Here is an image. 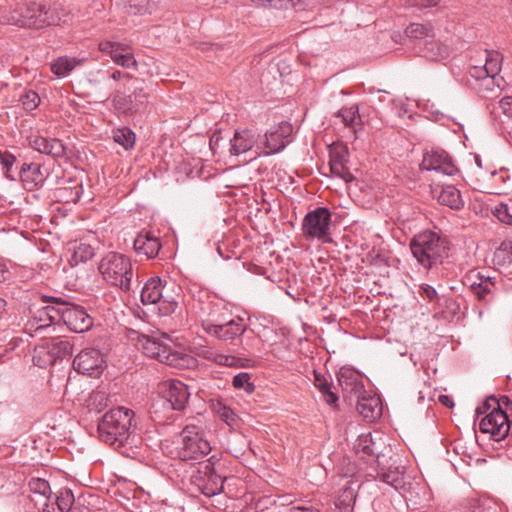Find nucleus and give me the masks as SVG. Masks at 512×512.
Instances as JSON below:
<instances>
[{
	"instance_id": "f257e3e1",
	"label": "nucleus",
	"mask_w": 512,
	"mask_h": 512,
	"mask_svg": "<svg viewBox=\"0 0 512 512\" xmlns=\"http://www.w3.org/2000/svg\"><path fill=\"white\" fill-rule=\"evenodd\" d=\"M133 417L131 409L118 407L105 413L98 422L100 439L125 456H130L136 438L132 429Z\"/></svg>"
},
{
	"instance_id": "f03ea898",
	"label": "nucleus",
	"mask_w": 512,
	"mask_h": 512,
	"mask_svg": "<svg viewBox=\"0 0 512 512\" xmlns=\"http://www.w3.org/2000/svg\"><path fill=\"white\" fill-rule=\"evenodd\" d=\"M56 10V7L50 10L43 4L30 3L25 7L4 13L1 16V22L21 28L41 29L49 25L67 23L70 20L69 14L55 15Z\"/></svg>"
},
{
	"instance_id": "7ed1b4c3",
	"label": "nucleus",
	"mask_w": 512,
	"mask_h": 512,
	"mask_svg": "<svg viewBox=\"0 0 512 512\" xmlns=\"http://www.w3.org/2000/svg\"><path fill=\"white\" fill-rule=\"evenodd\" d=\"M410 249L417 262L426 269L441 264L447 257V241L438 233L427 230L415 235Z\"/></svg>"
},
{
	"instance_id": "20e7f679",
	"label": "nucleus",
	"mask_w": 512,
	"mask_h": 512,
	"mask_svg": "<svg viewBox=\"0 0 512 512\" xmlns=\"http://www.w3.org/2000/svg\"><path fill=\"white\" fill-rule=\"evenodd\" d=\"M98 270L110 285L128 293L132 290L134 272L129 257L118 252L107 253L99 262Z\"/></svg>"
},
{
	"instance_id": "39448f33",
	"label": "nucleus",
	"mask_w": 512,
	"mask_h": 512,
	"mask_svg": "<svg viewBox=\"0 0 512 512\" xmlns=\"http://www.w3.org/2000/svg\"><path fill=\"white\" fill-rule=\"evenodd\" d=\"M200 322L207 334L222 341L234 340L247 329L242 317L228 319L218 307H209L208 314L200 316Z\"/></svg>"
},
{
	"instance_id": "423d86ee",
	"label": "nucleus",
	"mask_w": 512,
	"mask_h": 512,
	"mask_svg": "<svg viewBox=\"0 0 512 512\" xmlns=\"http://www.w3.org/2000/svg\"><path fill=\"white\" fill-rule=\"evenodd\" d=\"M177 297L174 285L168 284L158 276L149 278L141 290L142 303L158 304L162 315H170L176 310Z\"/></svg>"
},
{
	"instance_id": "0eeeda50",
	"label": "nucleus",
	"mask_w": 512,
	"mask_h": 512,
	"mask_svg": "<svg viewBox=\"0 0 512 512\" xmlns=\"http://www.w3.org/2000/svg\"><path fill=\"white\" fill-rule=\"evenodd\" d=\"M211 451L210 443L196 425H186L175 441L172 454L182 461L200 460Z\"/></svg>"
},
{
	"instance_id": "6e6552de",
	"label": "nucleus",
	"mask_w": 512,
	"mask_h": 512,
	"mask_svg": "<svg viewBox=\"0 0 512 512\" xmlns=\"http://www.w3.org/2000/svg\"><path fill=\"white\" fill-rule=\"evenodd\" d=\"M138 344L143 353L148 357L155 358L159 362L175 368H186L192 361V358L189 355L177 351L171 346L155 338L142 336L139 338Z\"/></svg>"
},
{
	"instance_id": "1a4fd4ad",
	"label": "nucleus",
	"mask_w": 512,
	"mask_h": 512,
	"mask_svg": "<svg viewBox=\"0 0 512 512\" xmlns=\"http://www.w3.org/2000/svg\"><path fill=\"white\" fill-rule=\"evenodd\" d=\"M492 402L495 407L492 411L481 419L479 429L482 433L490 434L494 440L500 441L504 439L510 430V423L506 412H504L495 397H490L484 403V411L491 407ZM482 409L478 408L477 413H482Z\"/></svg>"
},
{
	"instance_id": "9d476101",
	"label": "nucleus",
	"mask_w": 512,
	"mask_h": 512,
	"mask_svg": "<svg viewBox=\"0 0 512 512\" xmlns=\"http://www.w3.org/2000/svg\"><path fill=\"white\" fill-rule=\"evenodd\" d=\"M331 213L326 207H318L308 212L302 222V232L305 237L317 239L323 243L331 242L330 236Z\"/></svg>"
},
{
	"instance_id": "9b49d317",
	"label": "nucleus",
	"mask_w": 512,
	"mask_h": 512,
	"mask_svg": "<svg viewBox=\"0 0 512 512\" xmlns=\"http://www.w3.org/2000/svg\"><path fill=\"white\" fill-rule=\"evenodd\" d=\"M63 323L73 332L83 333L89 330L93 321L83 307L66 303L59 304V324Z\"/></svg>"
},
{
	"instance_id": "f8f14e48",
	"label": "nucleus",
	"mask_w": 512,
	"mask_h": 512,
	"mask_svg": "<svg viewBox=\"0 0 512 512\" xmlns=\"http://www.w3.org/2000/svg\"><path fill=\"white\" fill-rule=\"evenodd\" d=\"M98 49L102 53L109 55L116 65L127 69H138V63L134 57L131 47L128 44L105 39L98 43Z\"/></svg>"
},
{
	"instance_id": "ddd939ff",
	"label": "nucleus",
	"mask_w": 512,
	"mask_h": 512,
	"mask_svg": "<svg viewBox=\"0 0 512 512\" xmlns=\"http://www.w3.org/2000/svg\"><path fill=\"white\" fill-rule=\"evenodd\" d=\"M73 367L84 375L99 377L105 368V361L99 350L87 348L76 355Z\"/></svg>"
},
{
	"instance_id": "4468645a",
	"label": "nucleus",
	"mask_w": 512,
	"mask_h": 512,
	"mask_svg": "<svg viewBox=\"0 0 512 512\" xmlns=\"http://www.w3.org/2000/svg\"><path fill=\"white\" fill-rule=\"evenodd\" d=\"M293 127L290 123L283 121L273 126L264 135L263 149L266 155L275 154L283 150L290 142Z\"/></svg>"
},
{
	"instance_id": "2eb2a0df",
	"label": "nucleus",
	"mask_w": 512,
	"mask_h": 512,
	"mask_svg": "<svg viewBox=\"0 0 512 512\" xmlns=\"http://www.w3.org/2000/svg\"><path fill=\"white\" fill-rule=\"evenodd\" d=\"M149 92L145 87H135L129 95L116 91L113 96L115 107L124 113H134L142 109L147 103Z\"/></svg>"
},
{
	"instance_id": "dca6fc26",
	"label": "nucleus",
	"mask_w": 512,
	"mask_h": 512,
	"mask_svg": "<svg viewBox=\"0 0 512 512\" xmlns=\"http://www.w3.org/2000/svg\"><path fill=\"white\" fill-rule=\"evenodd\" d=\"M194 478L201 492L207 497L217 495L223 490V478L215 472L209 462L201 465Z\"/></svg>"
},
{
	"instance_id": "f3484780",
	"label": "nucleus",
	"mask_w": 512,
	"mask_h": 512,
	"mask_svg": "<svg viewBox=\"0 0 512 512\" xmlns=\"http://www.w3.org/2000/svg\"><path fill=\"white\" fill-rule=\"evenodd\" d=\"M422 170L435 171L444 175H453L457 168L447 152L440 149L427 151L420 164Z\"/></svg>"
},
{
	"instance_id": "a211bd4d",
	"label": "nucleus",
	"mask_w": 512,
	"mask_h": 512,
	"mask_svg": "<svg viewBox=\"0 0 512 512\" xmlns=\"http://www.w3.org/2000/svg\"><path fill=\"white\" fill-rule=\"evenodd\" d=\"M348 163V149L346 146L339 144L333 145L330 149V170L331 173L345 182H351L354 180V176L350 172L347 165Z\"/></svg>"
},
{
	"instance_id": "6ab92c4d",
	"label": "nucleus",
	"mask_w": 512,
	"mask_h": 512,
	"mask_svg": "<svg viewBox=\"0 0 512 512\" xmlns=\"http://www.w3.org/2000/svg\"><path fill=\"white\" fill-rule=\"evenodd\" d=\"M503 78L493 75L469 76L470 87L484 98L497 97L501 91Z\"/></svg>"
},
{
	"instance_id": "aec40b11",
	"label": "nucleus",
	"mask_w": 512,
	"mask_h": 512,
	"mask_svg": "<svg viewBox=\"0 0 512 512\" xmlns=\"http://www.w3.org/2000/svg\"><path fill=\"white\" fill-rule=\"evenodd\" d=\"M164 399L173 410H183L190 398L186 384L179 380H170L165 384Z\"/></svg>"
},
{
	"instance_id": "412c9836",
	"label": "nucleus",
	"mask_w": 512,
	"mask_h": 512,
	"mask_svg": "<svg viewBox=\"0 0 512 512\" xmlns=\"http://www.w3.org/2000/svg\"><path fill=\"white\" fill-rule=\"evenodd\" d=\"M54 324H59V304L38 309L27 322L26 329L38 332Z\"/></svg>"
},
{
	"instance_id": "4be33fe9",
	"label": "nucleus",
	"mask_w": 512,
	"mask_h": 512,
	"mask_svg": "<svg viewBox=\"0 0 512 512\" xmlns=\"http://www.w3.org/2000/svg\"><path fill=\"white\" fill-rule=\"evenodd\" d=\"M338 382L343 392L350 400L364 392V385L359 374L346 367H342L338 372Z\"/></svg>"
},
{
	"instance_id": "5701e85b",
	"label": "nucleus",
	"mask_w": 512,
	"mask_h": 512,
	"mask_svg": "<svg viewBox=\"0 0 512 512\" xmlns=\"http://www.w3.org/2000/svg\"><path fill=\"white\" fill-rule=\"evenodd\" d=\"M356 409L358 413L369 421L379 418L382 414V404L379 397L366 395L365 391L356 397Z\"/></svg>"
},
{
	"instance_id": "b1692460",
	"label": "nucleus",
	"mask_w": 512,
	"mask_h": 512,
	"mask_svg": "<svg viewBox=\"0 0 512 512\" xmlns=\"http://www.w3.org/2000/svg\"><path fill=\"white\" fill-rule=\"evenodd\" d=\"M161 243L158 237L149 231H141L134 240V250L138 255H144L147 259L158 255Z\"/></svg>"
},
{
	"instance_id": "393cba45",
	"label": "nucleus",
	"mask_w": 512,
	"mask_h": 512,
	"mask_svg": "<svg viewBox=\"0 0 512 512\" xmlns=\"http://www.w3.org/2000/svg\"><path fill=\"white\" fill-rule=\"evenodd\" d=\"M31 147L41 154H46L54 158H60L65 155V147L59 139L47 138L43 136H32L30 138Z\"/></svg>"
},
{
	"instance_id": "a878e982",
	"label": "nucleus",
	"mask_w": 512,
	"mask_h": 512,
	"mask_svg": "<svg viewBox=\"0 0 512 512\" xmlns=\"http://www.w3.org/2000/svg\"><path fill=\"white\" fill-rule=\"evenodd\" d=\"M257 142L255 133L250 129L236 130L230 139V154L239 156L251 150Z\"/></svg>"
},
{
	"instance_id": "bb28decb",
	"label": "nucleus",
	"mask_w": 512,
	"mask_h": 512,
	"mask_svg": "<svg viewBox=\"0 0 512 512\" xmlns=\"http://www.w3.org/2000/svg\"><path fill=\"white\" fill-rule=\"evenodd\" d=\"M485 64L483 66H472L469 76L493 75L499 76L501 70L502 56L498 52H485Z\"/></svg>"
},
{
	"instance_id": "cd10ccee",
	"label": "nucleus",
	"mask_w": 512,
	"mask_h": 512,
	"mask_svg": "<svg viewBox=\"0 0 512 512\" xmlns=\"http://www.w3.org/2000/svg\"><path fill=\"white\" fill-rule=\"evenodd\" d=\"M19 174L22 182L29 190L41 185L45 180L41 166L37 163H23Z\"/></svg>"
},
{
	"instance_id": "c85d7f7f",
	"label": "nucleus",
	"mask_w": 512,
	"mask_h": 512,
	"mask_svg": "<svg viewBox=\"0 0 512 512\" xmlns=\"http://www.w3.org/2000/svg\"><path fill=\"white\" fill-rule=\"evenodd\" d=\"M345 486L335 501V507L338 512H353L357 496V490L360 487L357 483L350 481Z\"/></svg>"
},
{
	"instance_id": "c756f323",
	"label": "nucleus",
	"mask_w": 512,
	"mask_h": 512,
	"mask_svg": "<svg viewBox=\"0 0 512 512\" xmlns=\"http://www.w3.org/2000/svg\"><path fill=\"white\" fill-rule=\"evenodd\" d=\"M438 201L441 205L448 206L454 210H459L464 206L460 191L452 185L442 188Z\"/></svg>"
},
{
	"instance_id": "7c9ffc66",
	"label": "nucleus",
	"mask_w": 512,
	"mask_h": 512,
	"mask_svg": "<svg viewBox=\"0 0 512 512\" xmlns=\"http://www.w3.org/2000/svg\"><path fill=\"white\" fill-rule=\"evenodd\" d=\"M313 383L327 404L331 406L336 405L338 396L331 390V383L328 381L325 375L314 371Z\"/></svg>"
},
{
	"instance_id": "2f4dec72",
	"label": "nucleus",
	"mask_w": 512,
	"mask_h": 512,
	"mask_svg": "<svg viewBox=\"0 0 512 512\" xmlns=\"http://www.w3.org/2000/svg\"><path fill=\"white\" fill-rule=\"evenodd\" d=\"M423 54L430 60L439 61L449 55V50L446 45L430 37L424 41Z\"/></svg>"
},
{
	"instance_id": "473e14b6",
	"label": "nucleus",
	"mask_w": 512,
	"mask_h": 512,
	"mask_svg": "<svg viewBox=\"0 0 512 512\" xmlns=\"http://www.w3.org/2000/svg\"><path fill=\"white\" fill-rule=\"evenodd\" d=\"M379 479L392 486L396 490H404L406 486V482L404 479V473L399 470V468H388L387 470H382L378 474Z\"/></svg>"
},
{
	"instance_id": "72a5a7b5",
	"label": "nucleus",
	"mask_w": 512,
	"mask_h": 512,
	"mask_svg": "<svg viewBox=\"0 0 512 512\" xmlns=\"http://www.w3.org/2000/svg\"><path fill=\"white\" fill-rule=\"evenodd\" d=\"M81 63L82 61L76 58L59 57L51 63V71L58 77H65Z\"/></svg>"
},
{
	"instance_id": "f704fd0d",
	"label": "nucleus",
	"mask_w": 512,
	"mask_h": 512,
	"mask_svg": "<svg viewBox=\"0 0 512 512\" xmlns=\"http://www.w3.org/2000/svg\"><path fill=\"white\" fill-rule=\"evenodd\" d=\"M95 255V249L86 242H80L73 247V254L71 257V264L78 265L81 262H87Z\"/></svg>"
},
{
	"instance_id": "c9c22d12",
	"label": "nucleus",
	"mask_w": 512,
	"mask_h": 512,
	"mask_svg": "<svg viewBox=\"0 0 512 512\" xmlns=\"http://www.w3.org/2000/svg\"><path fill=\"white\" fill-rule=\"evenodd\" d=\"M29 488L32 493L31 499L33 497L37 498L39 501H44L48 497L51 496V488L48 481L41 478H32L29 481Z\"/></svg>"
},
{
	"instance_id": "e433bc0d",
	"label": "nucleus",
	"mask_w": 512,
	"mask_h": 512,
	"mask_svg": "<svg viewBox=\"0 0 512 512\" xmlns=\"http://www.w3.org/2000/svg\"><path fill=\"white\" fill-rule=\"evenodd\" d=\"M87 408L90 412H101L109 404V396L105 391H93L87 401Z\"/></svg>"
},
{
	"instance_id": "4c0bfd02",
	"label": "nucleus",
	"mask_w": 512,
	"mask_h": 512,
	"mask_svg": "<svg viewBox=\"0 0 512 512\" xmlns=\"http://www.w3.org/2000/svg\"><path fill=\"white\" fill-rule=\"evenodd\" d=\"M205 357L208 360H211V361L215 362L216 364L222 365V366L239 367V366L244 365L242 363V359L241 358H238V357L233 356V355H225V354L217 353V352L212 351V350L206 351L205 352Z\"/></svg>"
},
{
	"instance_id": "58836bf2",
	"label": "nucleus",
	"mask_w": 512,
	"mask_h": 512,
	"mask_svg": "<svg viewBox=\"0 0 512 512\" xmlns=\"http://www.w3.org/2000/svg\"><path fill=\"white\" fill-rule=\"evenodd\" d=\"M54 500L60 512H69L76 506L74 504L75 499L72 491L66 488L59 490Z\"/></svg>"
},
{
	"instance_id": "ea45409f",
	"label": "nucleus",
	"mask_w": 512,
	"mask_h": 512,
	"mask_svg": "<svg viewBox=\"0 0 512 512\" xmlns=\"http://www.w3.org/2000/svg\"><path fill=\"white\" fill-rule=\"evenodd\" d=\"M113 139L116 143L123 146L125 150L133 148L135 144V134L127 127L114 130Z\"/></svg>"
},
{
	"instance_id": "a19ab883",
	"label": "nucleus",
	"mask_w": 512,
	"mask_h": 512,
	"mask_svg": "<svg viewBox=\"0 0 512 512\" xmlns=\"http://www.w3.org/2000/svg\"><path fill=\"white\" fill-rule=\"evenodd\" d=\"M159 0H127L129 11L135 15L151 13Z\"/></svg>"
},
{
	"instance_id": "79ce46f5",
	"label": "nucleus",
	"mask_w": 512,
	"mask_h": 512,
	"mask_svg": "<svg viewBox=\"0 0 512 512\" xmlns=\"http://www.w3.org/2000/svg\"><path fill=\"white\" fill-rule=\"evenodd\" d=\"M82 193V187L76 184L71 187H61L57 189V197L65 203H76L79 201Z\"/></svg>"
},
{
	"instance_id": "37998d69",
	"label": "nucleus",
	"mask_w": 512,
	"mask_h": 512,
	"mask_svg": "<svg viewBox=\"0 0 512 512\" xmlns=\"http://www.w3.org/2000/svg\"><path fill=\"white\" fill-rule=\"evenodd\" d=\"M493 261L497 265H506L512 262V242H503L494 253Z\"/></svg>"
},
{
	"instance_id": "c03bdc74",
	"label": "nucleus",
	"mask_w": 512,
	"mask_h": 512,
	"mask_svg": "<svg viewBox=\"0 0 512 512\" xmlns=\"http://www.w3.org/2000/svg\"><path fill=\"white\" fill-rule=\"evenodd\" d=\"M55 357L49 350V347H38L34 351L33 362L35 365L44 368L47 365L53 364L55 362Z\"/></svg>"
},
{
	"instance_id": "a18cd8bd",
	"label": "nucleus",
	"mask_w": 512,
	"mask_h": 512,
	"mask_svg": "<svg viewBox=\"0 0 512 512\" xmlns=\"http://www.w3.org/2000/svg\"><path fill=\"white\" fill-rule=\"evenodd\" d=\"M405 32L408 37L415 39H424L434 36L433 30L429 26L420 23H412L407 27Z\"/></svg>"
},
{
	"instance_id": "49530a36",
	"label": "nucleus",
	"mask_w": 512,
	"mask_h": 512,
	"mask_svg": "<svg viewBox=\"0 0 512 512\" xmlns=\"http://www.w3.org/2000/svg\"><path fill=\"white\" fill-rule=\"evenodd\" d=\"M355 450H356V453H358V454L362 453L363 456L375 455L376 451H375L374 443L372 442V439H371V435L370 434L360 435L355 444Z\"/></svg>"
},
{
	"instance_id": "de8ad7c7",
	"label": "nucleus",
	"mask_w": 512,
	"mask_h": 512,
	"mask_svg": "<svg viewBox=\"0 0 512 512\" xmlns=\"http://www.w3.org/2000/svg\"><path fill=\"white\" fill-rule=\"evenodd\" d=\"M15 162L16 157L13 154L7 151H0V164L5 177L9 180H15V175L12 172Z\"/></svg>"
},
{
	"instance_id": "09e8293b",
	"label": "nucleus",
	"mask_w": 512,
	"mask_h": 512,
	"mask_svg": "<svg viewBox=\"0 0 512 512\" xmlns=\"http://www.w3.org/2000/svg\"><path fill=\"white\" fill-rule=\"evenodd\" d=\"M52 355L56 358H63L72 353V345L67 340H55L48 346Z\"/></svg>"
},
{
	"instance_id": "8fccbe9b",
	"label": "nucleus",
	"mask_w": 512,
	"mask_h": 512,
	"mask_svg": "<svg viewBox=\"0 0 512 512\" xmlns=\"http://www.w3.org/2000/svg\"><path fill=\"white\" fill-rule=\"evenodd\" d=\"M20 102L26 111H32L38 107L40 97L35 91L30 90L21 96Z\"/></svg>"
},
{
	"instance_id": "3c124183",
	"label": "nucleus",
	"mask_w": 512,
	"mask_h": 512,
	"mask_svg": "<svg viewBox=\"0 0 512 512\" xmlns=\"http://www.w3.org/2000/svg\"><path fill=\"white\" fill-rule=\"evenodd\" d=\"M250 375L246 372H241L233 377L232 384L236 389H245L248 392L253 390V384L249 382Z\"/></svg>"
},
{
	"instance_id": "603ef678",
	"label": "nucleus",
	"mask_w": 512,
	"mask_h": 512,
	"mask_svg": "<svg viewBox=\"0 0 512 512\" xmlns=\"http://www.w3.org/2000/svg\"><path fill=\"white\" fill-rule=\"evenodd\" d=\"M471 289L473 294L478 298V300L489 301L491 288L488 287L487 283H483L482 281L480 283H473L471 285Z\"/></svg>"
},
{
	"instance_id": "864d4df0",
	"label": "nucleus",
	"mask_w": 512,
	"mask_h": 512,
	"mask_svg": "<svg viewBox=\"0 0 512 512\" xmlns=\"http://www.w3.org/2000/svg\"><path fill=\"white\" fill-rule=\"evenodd\" d=\"M218 414L229 427L234 428L237 425L238 417L231 408L223 406L219 409Z\"/></svg>"
},
{
	"instance_id": "5fc2aeb1",
	"label": "nucleus",
	"mask_w": 512,
	"mask_h": 512,
	"mask_svg": "<svg viewBox=\"0 0 512 512\" xmlns=\"http://www.w3.org/2000/svg\"><path fill=\"white\" fill-rule=\"evenodd\" d=\"M32 502H34L35 506L42 512H60L58 507L55 505V500H51V496L45 499L44 501H39L37 498L33 497Z\"/></svg>"
},
{
	"instance_id": "6e6d98bb",
	"label": "nucleus",
	"mask_w": 512,
	"mask_h": 512,
	"mask_svg": "<svg viewBox=\"0 0 512 512\" xmlns=\"http://www.w3.org/2000/svg\"><path fill=\"white\" fill-rule=\"evenodd\" d=\"M339 116L342 117V121L346 126L352 127L358 116V110L354 107L344 108L340 110Z\"/></svg>"
},
{
	"instance_id": "4d7b16f0",
	"label": "nucleus",
	"mask_w": 512,
	"mask_h": 512,
	"mask_svg": "<svg viewBox=\"0 0 512 512\" xmlns=\"http://www.w3.org/2000/svg\"><path fill=\"white\" fill-rule=\"evenodd\" d=\"M495 216L504 223H512V215L509 212V207L506 204H500L495 208Z\"/></svg>"
},
{
	"instance_id": "13d9d810",
	"label": "nucleus",
	"mask_w": 512,
	"mask_h": 512,
	"mask_svg": "<svg viewBox=\"0 0 512 512\" xmlns=\"http://www.w3.org/2000/svg\"><path fill=\"white\" fill-rule=\"evenodd\" d=\"M251 1L258 5H261V6L271 5L276 8L287 7L288 4L293 2V0H251Z\"/></svg>"
},
{
	"instance_id": "bf43d9fd",
	"label": "nucleus",
	"mask_w": 512,
	"mask_h": 512,
	"mask_svg": "<svg viewBox=\"0 0 512 512\" xmlns=\"http://www.w3.org/2000/svg\"><path fill=\"white\" fill-rule=\"evenodd\" d=\"M499 108L508 118H512V97H504L499 101Z\"/></svg>"
},
{
	"instance_id": "052dcab7",
	"label": "nucleus",
	"mask_w": 512,
	"mask_h": 512,
	"mask_svg": "<svg viewBox=\"0 0 512 512\" xmlns=\"http://www.w3.org/2000/svg\"><path fill=\"white\" fill-rule=\"evenodd\" d=\"M439 0H408L409 4L412 6L427 8L432 7L438 4Z\"/></svg>"
},
{
	"instance_id": "680f3d73",
	"label": "nucleus",
	"mask_w": 512,
	"mask_h": 512,
	"mask_svg": "<svg viewBox=\"0 0 512 512\" xmlns=\"http://www.w3.org/2000/svg\"><path fill=\"white\" fill-rule=\"evenodd\" d=\"M420 294L422 297L427 298L430 301L435 299L437 296L436 290L430 285L422 286Z\"/></svg>"
},
{
	"instance_id": "e2e57ef3",
	"label": "nucleus",
	"mask_w": 512,
	"mask_h": 512,
	"mask_svg": "<svg viewBox=\"0 0 512 512\" xmlns=\"http://www.w3.org/2000/svg\"><path fill=\"white\" fill-rule=\"evenodd\" d=\"M110 78L114 81H129L132 79V76L130 74L122 72L120 70H114L110 74Z\"/></svg>"
},
{
	"instance_id": "0e129e2a",
	"label": "nucleus",
	"mask_w": 512,
	"mask_h": 512,
	"mask_svg": "<svg viewBox=\"0 0 512 512\" xmlns=\"http://www.w3.org/2000/svg\"><path fill=\"white\" fill-rule=\"evenodd\" d=\"M289 512H320V510L313 506H293Z\"/></svg>"
},
{
	"instance_id": "69168bd1",
	"label": "nucleus",
	"mask_w": 512,
	"mask_h": 512,
	"mask_svg": "<svg viewBox=\"0 0 512 512\" xmlns=\"http://www.w3.org/2000/svg\"><path fill=\"white\" fill-rule=\"evenodd\" d=\"M492 178L494 179V181L496 183H498V182L504 183L506 181V179L509 178V176L506 174V171L501 170L499 172H496V171L492 172Z\"/></svg>"
},
{
	"instance_id": "338daca9",
	"label": "nucleus",
	"mask_w": 512,
	"mask_h": 512,
	"mask_svg": "<svg viewBox=\"0 0 512 512\" xmlns=\"http://www.w3.org/2000/svg\"><path fill=\"white\" fill-rule=\"evenodd\" d=\"M439 402L448 407V408H452L454 406V402L453 400L451 399L450 396L448 395H440L439 398H438Z\"/></svg>"
},
{
	"instance_id": "774afa93",
	"label": "nucleus",
	"mask_w": 512,
	"mask_h": 512,
	"mask_svg": "<svg viewBox=\"0 0 512 512\" xmlns=\"http://www.w3.org/2000/svg\"><path fill=\"white\" fill-rule=\"evenodd\" d=\"M9 275V271L6 268V265L0 262V282H3L7 279Z\"/></svg>"
}]
</instances>
